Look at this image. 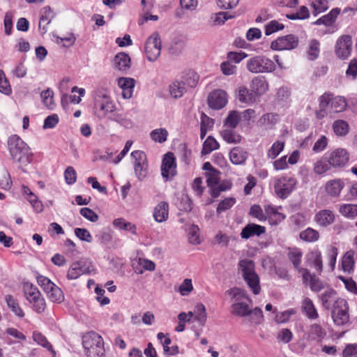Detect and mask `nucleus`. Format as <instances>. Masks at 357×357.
Returning a JSON list of instances; mask_svg holds the SVG:
<instances>
[{
	"instance_id": "9",
	"label": "nucleus",
	"mask_w": 357,
	"mask_h": 357,
	"mask_svg": "<svg viewBox=\"0 0 357 357\" xmlns=\"http://www.w3.org/2000/svg\"><path fill=\"white\" fill-rule=\"evenodd\" d=\"M298 45V38L293 34H289L278 37L271 43V48L273 50H291Z\"/></svg>"
},
{
	"instance_id": "49",
	"label": "nucleus",
	"mask_w": 357,
	"mask_h": 357,
	"mask_svg": "<svg viewBox=\"0 0 357 357\" xmlns=\"http://www.w3.org/2000/svg\"><path fill=\"white\" fill-rule=\"evenodd\" d=\"M24 294L28 301L33 300V298L40 296L38 289L31 283L26 282L23 286Z\"/></svg>"
},
{
	"instance_id": "64",
	"label": "nucleus",
	"mask_w": 357,
	"mask_h": 357,
	"mask_svg": "<svg viewBox=\"0 0 357 357\" xmlns=\"http://www.w3.org/2000/svg\"><path fill=\"white\" fill-rule=\"evenodd\" d=\"M343 357H357V344H348L342 351Z\"/></svg>"
},
{
	"instance_id": "44",
	"label": "nucleus",
	"mask_w": 357,
	"mask_h": 357,
	"mask_svg": "<svg viewBox=\"0 0 357 357\" xmlns=\"http://www.w3.org/2000/svg\"><path fill=\"white\" fill-rule=\"evenodd\" d=\"M220 135L223 139L229 144H237L241 141V136L229 128L221 131Z\"/></svg>"
},
{
	"instance_id": "18",
	"label": "nucleus",
	"mask_w": 357,
	"mask_h": 357,
	"mask_svg": "<svg viewBox=\"0 0 357 357\" xmlns=\"http://www.w3.org/2000/svg\"><path fill=\"white\" fill-rule=\"evenodd\" d=\"M265 233V227L255 223H249L242 229L241 237L243 239H248L253 236H260Z\"/></svg>"
},
{
	"instance_id": "24",
	"label": "nucleus",
	"mask_w": 357,
	"mask_h": 357,
	"mask_svg": "<svg viewBox=\"0 0 357 357\" xmlns=\"http://www.w3.org/2000/svg\"><path fill=\"white\" fill-rule=\"evenodd\" d=\"M229 160L234 165H243L245 162L248 154L243 148L234 147L229 152Z\"/></svg>"
},
{
	"instance_id": "48",
	"label": "nucleus",
	"mask_w": 357,
	"mask_h": 357,
	"mask_svg": "<svg viewBox=\"0 0 357 357\" xmlns=\"http://www.w3.org/2000/svg\"><path fill=\"white\" fill-rule=\"evenodd\" d=\"M238 100L241 102L252 103L255 101V95L250 92L246 87L241 86L238 89Z\"/></svg>"
},
{
	"instance_id": "30",
	"label": "nucleus",
	"mask_w": 357,
	"mask_h": 357,
	"mask_svg": "<svg viewBox=\"0 0 357 357\" xmlns=\"http://www.w3.org/2000/svg\"><path fill=\"white\" fill-rule=\"evenodd\" d=\"M340 13V8H333L328 14L324 15L318 20H317V21L314 22V24L317 25L324 24L327 26H330L333 25V23L335 22Z\"/></svg>"
},
{
	"instance_id": "43",
	"label": "nucleus",
	"mask_w": 357,
	"mask_h": 357,
	"mask_svg": "<svg viewBox=\"0 0 357 357\" xmlns=\"http://www.w3.org/2000/svg\"><path fill=\"white\" fill-rule=\"evenodd\" d=\"M78 91L79 96H77L76 95H63L61 98L62 104L68 103V102L73 104H78L81 101V96H83L85 93V90L84 89H79L77 86H74L72 89V93Z\"/></svg>"
},
{
	"instance_id": "62",
	"label": "nucleus",
	"mask_w": 357,
	"mask_h": 357,
	"mask_svg": "<svg viewBox=\"0 0 357 357\" xmlns=\"http://www.w3.org/2000/svg\"><path fill=\"white\" fill-rule=\"evenodd\" d=\"M338 249L335 246H330L327 250V257L328 258V265L332 270H334L336 264Z\"/></svg>"
},
{
	"instance_id": "1",
	"label": "nucleus",
	"mask_w": 357,
	"mask_h": 357,
	"mask_svg": "<svg viewBox=\"0 0 357 357\" xmlns=\"http://www.w3.org/2000/svg\"><path fill=\"white\" fill-rule=\"evenodd\" d=\"M8 149L12 158L21 165L26 166L32 160L31 149L17 135L9 137Z\"/></svg>"
},
{
	"instance_id": "7",
	"label": "nucleus",
	"mask_w": 357,
	"mask_h": 357,
	"mask_svg": "<svg viewBox=\"0 0 357 357\" xmlns=\"http://www.w3.org/2000/svg\"><path fill=\"white\" fill-rule=\"evenodd\" d=\"M144 52L149 61H155L158 59L161 52V40L158 33H153L148 38Z\"/></svg>"
},
{
	"instance_id": "4",
	"label": "nucleus",
	"mask_w": 357,
	"mask_h": 357,
	"mask_svg": "<svg viewBox=\"0 0 357 357\" xmlns=\"http://www.w3.org/2000/svg\"><path fill=\"white\" fill-rule=\"evenodd\" d=\"M247 68L252 73H271L275 70V64L268 57L259 55L248 61Z\"/></svg>"
},
{
	"instance_id": "60",
	"label": "nucleus",
	"mask_w": 357,
	"mask_h": 357,
	"mask_svg": "<svg viewBox=\"0 0 357 357\" xmlns=\"http://www.w3.org/2000/svg\"><path fill=\"white\" fill-rule=\"evenodd\" d=\"M36 280L38 285L47 293V291L50 290L55 284L52 282L48 278L39 275L36 277Z\"/></svg>"
},
{
	"instance_id": "41",
	"label": "nucleus",
	"mask_w": 357,
	"mask_h": 357,
	"mask_svg": "<svg viewBox=\"0 0 357 357\" xmlns=\"http://www.w3.org/2000/svg\"><path fill=\"white\" fill-rule=\"evenodd\" d=\"M333 130L336 135L343 137L348 134L349 126L347 121L339 119L333 122Z\"/></svg>"
},
{
	"instance_id": "54",
	"label": "nucleus",
	"mask_w": 357,
	"mask_h": 357,
	"mask_svg": "<svg viewBox=\"0 0 357 357\" xmlns=\"http://www.w3.org/2000/svg\"><path fill=\"white\" fill-rule=\"evenodd\" d=\"M150 135L153 141L159 143H163L167 140L168 132L165 128L155 129L151 131Z\"/></svg>"
},
{
	"instance_id": "26",
	"label": "nucleus",
	"mask_w": 357,
	"mask_h": 357,
	"mask_svg": "<svg viewBox=\"0 0 357 357\" xmlns=\"http://www.w3.org/2000/svg\"><path fill=\"white\" fill-rule=\"evenodd\" d=\"M135 79L128 77H120L118 84L122 89V96L124 98H130L135 87Z\"/></svg>"
},
{
	"instance_id": "12",
	"label": "nucleus",
	"mask_w": 357,
	"mask_h": 357,
	"mask_svg": "<svg viewBox=\"0 0 357 357\" xmlns=\"http://www.w3.org/2000/svg\"><path fill=\"white\" fill-rule=\"evenodd\" d=\"M227 103V94L222 89H215L208 96V106L214 109H220Z\"/></svg>"
},
{
	"instance_id": "3",
	"label": "nucleus",
	"mask_w": 357,
	"mask_h": 357,
	"mask_svg": "<svg viewBox=\"0 0 357 357\" xmlns=\"http://www.w3.org/2000/svg\"><path fill=\"white\" fill-rule=\"evenodd\" d=\"M82 345L87 357H103L105 356L103 339L94 331L89 332L83 335Z\"/></svg>"
},
{
	"instance_id": "52",
	"label": "nucleus",
	"mask_w": 357,
	"mask_h": 357,
	"mask_svg": "<svg viewBox=\"0 0 357 357\" xmlns=\"http://www.w3.org/2000/svg\"><path fill=\"white\" fill-rule=\"evenodd\" d=\"M185 91L184 84L178 81L174 82L169 86V92L174 98H181Z\"/></svg>"
},
{
	"instance_id": "11",
	"label": "nucleus",
	"mask_w": 357,
	"mask_h": 357,
	"mask_svg": "<svg viewBox=\"0 0 357 357\" xmlns=\"http://www.w3.org/2000/svg\"><path fill=\"white\" fill-rule=\"evenodd\" d=\"M303 252L298 248L294 247L288 249L287 257L289 261L292 264L293 267L302 275V278L306 279L309 276V270L301 267L303 258Z\"/></svg>"
},
{
	"instance_id": "28",
	"label": "nucleus",
	"mask_w": 357,
	"mask_h": 357,
	"mask_svg": "<svg viewBox=\"0 0 357 357\" xmlns=\"http://www.w3.org/2000/svg\"><path fill=\"white\" fill-rule=\"evenodd\" d=\"M251 89L255 95H262L268 91V84L264 77L258 76L252 79Z\"/></svg>"
},
{
	"instance_id": "51",
	"label": "nucleus",
	"mask_w": 357,
	"mask_h": 357,
	"mask_svg": "<svg viewBox=\"0 0 357 357\" xmlns=\"http://www.w3.org/2000/svg\"><path fill=\"white\" fill-rule=\"evenodd\" d=\"M320 52V43L316 40L313 39L310 41L309 49L307 51V56L310 60H314L316 59Z\"/></svg>"
},
{
	"instance_id": "46",
	"label": "nucleus",
	"mask_w": 357,
	"mask_h": 357,
	"mask_svg": "<svg viewBox=\"0 0 357 357\" xmlns=\"http://www.w3.org/2000/svg\"><path fill=\"white\" fill-rule=\"evenodd\" d=\"M31 305L32 309L38 314H42L45 312L47 305L45 298L41 293L39 296L33 298V300L29 301Z\"/></svg>"
},
{
	"instance_id": "21",
	"label": "nucleus",
	"mask_w": 357,
	"mask_h": 357,
	"mask_svg": "<svg viewBox=\"0 0 357 357\" xmlns=\"http://www.w3.org/2000/svg\"><path fill=\"white\" fill-rule=\"evenodd\" d=\"M307 339L312 341L321 342L326 336V331L319 324H312L307 331Z\"/></svg>"
},
{
	"instance_id": "13",
	"label": "nucleus",
	"mask_w": 357,
	"mask_h": 357,
	"mask_svg": "<svg viewBox=\"0 0 357 357\" xmlns=\"http://www.w3.org/2000/svg\"><path fill=\"white\" fill-rule=\"evenodd\" d=\"M176 164L174 154L171 152L166 153L162 162L161 174L163 178L168 180L175 176Z\"/></svg>"
},
{
	"instance_id": "42",
	"label": "nucleus",
	"mask_w": 357,
	"mask_h": 357,
	"mask_svg": "<svg viewBox=\"0 0 357 357\" xmlns=\"http://www.w3.org/2000/svg\"><path fill=\"white\" fill-rule=\"evenodd\" d=\"M309 275L305 280L303 278V283L306 284L309 282L310 288L312 291H320L324 288L322 282L314 274H311L310 271Z\"/></svg>"
},
{
	"instance_id": "36",
	"label": "nucleus",
	"mask_w": 357,
	"mask_h": 357,
	"mask_svg": "<svg viewBox=\"0 0 357 357\" xmlns=\"http://www.w3.org/2000/svg\"><path fill=\"white\" fill-rule=\"evenodd\" d=\"M238 270L241 272L243 278H244L251 273H256L255 264L251 259H241L238 262Z\"/></svg>"
},
{
	"instance_id": "27",
	"label": "nucleus",
	"mask_w": 357,
	"mask_h": 357,
	"mask_svg": "<svg viewBox=\"0 0 357 357\" xmlns=\"http://www.w3.org/2000/svg\"><path fill=\"white\" fill-rule=\"evenodd\" d=\"M355 252L354 250H350L344 253L341 259V269L349 274L354 271L355 260Z\"/></svg>"
},
{
	"instance_id": "53",
	"label": "nucleus",
	"mask_w": 357,
	"mask_h": 357,
	"mask_svg": "<svg viewBox=\"0 0 357 357\" xmlns=\"http://www.w3.org/2000/svg\"><path fill=\"white\" fill-rule=\"evenodd\" d=\"M40 96L43 100V104L49 109H53L55 106L54 102V92L53 91L47 89L42 91Z\"/></svg>"
},
{
	"instance_id": "23",
	"label": "nucleus",
	"mask_w": 357,
	"mask_h": 357,
	"mask_svg": "<svg viewBox=\"0 0 357 357\" xmlns=\"http://www.w3.org/2000/svg\"><path fill=\"white\" fill-rule=\"evenodd\" d=\"M54 17V14L50 6H47L42 8L39 21V29L42 30V34L47 31V26L50 24Z\"/></svg>"
},
{
	"instance_id": "45",
	"label": "nucleus",
	"mask_w": 357,
	"mask_h": 357,
	"mask_svg": "<svg viewBox=\"0 0 357 357\" xmlns=\"http://www.w3.org/2000/svg\"><path fill=\"white\" fill-rule=\"evenodd\" d=\"M48 298L53 303H61L64 301L63 291L57 285H54L50 290L47 291Z\"/></svg>"
},
{
	"instance_id": "2",
	"label": "nucleus",
	"mask_w": 357,
	"mask_h": 357,
	"mask_svg": "<svg viewBox=\"0 0 357 357\" xmlns=\"http://www.w3.org/2000/svg\"><path fill=\"white\" fill-rule=\"evenodd\" d=\"M227 293L234 300L231 306V313L233 315L244 317L251 314L250 305L252 301L245 290L240 288H232L228 290Z\"/></svg>"
},
{
	"instance_id": "39",
	"label": "nucleus",
	"mask_w": 357,
	"mask_h": 357,
	"mask_svg": "<svg viewBox=\"0 0 357 357\" xmlns=\"http://www.w3.org/2000/svg\"><path fill=\"white\" fill-rule=\"evenodd\" d=\"M5 301L8 307L12 310L15 314L20 318L24 317V312L20 306L17 301L11 295H6L5 296Z\"/></svg>"
},
{
	"instance_id": "15",
	"label": "nucleus",
	"mask_w": 357,
	"mask_h": 357,
	"mask_svg": "<svg viewBox=\"0 0 357 357\" xmlns=\"http://www.w3.org/2000/svg\"><path fill=\"white\" fill-rule=\"evenodd\" d=\"M349 153L345 149H337L331 153L328 162L331 166L341 167L349 162Z\"/></svg>"
},
{
	"instance_id": "34",
	"label": "nucleus",
	"mask_w": 357,
	"mask_h": 357,
	"mask_svg": "<svg viewBox=\"0 0 357 357\" xmlns=\"http://www.w3.org/2000/svg\"><path fill=\"white\" fill-rule=\"evenodd\" d=\"M243 278L254 294L257 295L260 293V279L257 272L245 276Z\"/></svg>"
},
{
	"instance_id": "29",
	"label": "nucleus",
	"mask_w": 357,
	"mask_h": 357,
	"mask_svg": "<svg viewBox=\"0 0 357 357\" xmlns=\"http://www.w3.org/2000/svg\"><path fill=\"white\" fill-rule=\"evenodd\" d=\"M301 308L308 319H317L319 317L317 310L310 298L307 297L303 300Z\"/></svg>"
},
{
	"instance_id": "16",
	"label": "nucleus",
	"mask_w": 357,
	"mask_h": 357,
	"mask_svg": "<svg viewBox=\"0 0 357 357\" xmlns=\"http://www.w3.org/2000/svg\"><path fill=\"white\" fill-rule=\"evenodd\" d=\"M314 220L319 227H327L335 222V215L329 209L320 210L314 215Z\"/></svg>"
},
{
	"instance_id": "14",
	"label": "nucleus",
	"mask_w": 357,
	"mask_h": 357,
	"mask_svg": "<svg viewBox=\"0 0 357 357\" xmlns=\"http://www.w3.org/2000/svg\"><path fill=\"white\" fill-rule=\"evenodd\" d=\"M91 273L90 267L86 266V263L82 260L76 261L71 264L68 270L66 277L68 280H73L77 279L84 274Z\"/></svg>"
},
{
	"instance_id": "8",
	"label": "nucleus",
	"mask_w": 357,
	"mask_h": 357,
	"mask_svg": "<svg viewBox=\"0 0 357 357\" xmlns=\"http://www.w3.org/2000/svg\"><path fill=\"white\" fill-rule=\"evenodd\" d=\"M131 157L134 160L136 176L139 180L144 179L148 172V162L145 153L140 150H136L131 153Z\"/></svg>"
},
{
	"instance_id": "10",
	"label": "nucleus",
	"mask_w": 357,
	"mask_h": 357,
	"mask_svg": "<svg viewBox=\"0 0 357 357\" xmlns=\"http://www.w3.org/2000/svg\"><path fill=\"white\" fill-rule=\"evenodd\" d=\"M352 50V38L349 35L340 36L335 45V54L340 59H347Z\"/></svg>"
},
{
	"instance_id": "19",
	"label": "nucleus",
	"mask_w": 357,
	"mask_h": 357,
	"mask_svg": "<svg viewBox=\"0 0 357 357\" xmlns=\"http://www.w3.org/2000/svg\"><path fill=\"white\" fill-rule=\"evenodd\" d=\"M264 211L266 213V220H268L271 225H278L286 218V215L280 212L278 208L272 206H265Z\"/></svg>"
},
{
	"instance_id": "50",
	"label": "nucleus",
	"mask_w": 357,
	"mask_h": 357,
	"mask_svg": "<svg viewBox=\"0 0 357 357\" xmlns=\"http://www.w3.org/2000/svg\"><path fill=\"white\" fill-rule=\"evenodd\" d=\"M241 120V115L237 111H231L224 121V125L229 128H235Z\"/></svg>"
},
{
	"instance_id": "63",
	"label": "nucleus",
	"mask_w": 357,
	"mask_h": 357,
	"mask_svg": "<svg viewBox=\"0 0 357 357\" xmlns=\"http://www.w3.org/2000/svg\"><path fill=\"white\" fill-rule=\"evenodd\" d=\"M193 290L191 279L185 278L179 286L178 291L182 296H188Z\"/></svg>"
},
{
	"instance_id": "57",
	"label": "nucleus",
	"mask_w": 357,
	"mask_h": 357,
	"mask_svg": "<svg viewBox=\"0 0 357 357\" xmlns=\"http://www.w3.org/2000/svg\"><path fill=\"white\" fill-rule=\"evenodd\" d=\"M284 25L277 20H271L265 26V34L269 36L278 31L282 30Z\"/></svg>"
},
{
	"instance_id": "17",
	"label": "nucleus",
	"mask_w": 357,
	"mask_h": 357,
	"mask_svg": "<svg viewBox=\"0 0 357 357\" xmlns=\"http://www.w3.org/2000/svg\"><path fill=\"white\" fill-rule=\"evenodd\" d=\"M345 184L342 179L335 178L328 181L324 186L326 194L331 197L336 198L340 195V193Z\"/></svg>"
},
{
	"instance_id": "58",
	"label": "nucleus",
	"mask_w": 357,
	"mask_h": 357,
	"mask_svg": "<svg viewBox=\"0 0 357 357\" xmlns=\"http://www.w3.org/2000/svg\"><path fill=\"white\" fill-rule=\"evenodd\" d=\"M236 203V199L234 197H227L221 201L218 205L216 212L220 214L223 211L231 208Z\"/></svg>"
},
{
	"instance_id": "25",
	"label": "nucleus",
	"mask_w": 357,
	"mask_h": 357,
	"mask_svg": "<svg viewBox=\"0 0 357 357\" xmlns=\"http://www.w3.org/2000/svg\"><path fill=\"white\" fill-rule=\"evenodd\" d=\"M169 217V204L166 202H160L153 211L154 220L158 222L166 221Z\"/></svg>"
},
{
	"instance_id": "40",
	"label": "nucleus",
	"mask_w": 357,
	"mask_h": 357,
	"mask_svg": "<svg viewBox=\"0 0 357 357\" xmlns=\"http://www.w3.org/2000/svg\"><path fill=\"white\" fill-rule=\"evenodd\" d=\"M33 340L39 345L47 349L54 355L56 354L55 351L52 345V344L47 340V337L43 335L41 333L38 331H34L33 333Z\"/></svg>"
},
{
	"instance_id": "56",
	"label": "nucleus",
	"mask_w": 357,
	"mask_h": 357,
	"mask_svg": "<svg viewBox=\"0 0 357 357\" xmlns=\"http://www.w3.org/2000/svg\"><path fill=\"white\" fill-rule=\"evenodd\" d=\"M0 92L9 95L12 92L11 86L3 70H0Z\"/></svg>"
},
{
	"instance_id": "61",
	"label": "nucleus",
	"mask_w": 357,
	"mask_h": 357,
	"mask_svg": "<svg viewBox=\"0 0 357 357\" xmlns=\"http://www.w3.org/2000/svg\"><path fill=\"white\" fill-rule=\"evenodd\" d=\"M220 172L218 170L206 172V183L208 187L215 186L219 183Z\"/></svg>"
},
{
	"instance_id": "32",
	"label": "nucleus",
	"mask_w": 357,
	"mask_h": 357,
	"mask_svg": "<svg viewBox=\"0 0 357 357\" xmlns=\"http://www.w3.org/2000/svg\"><path fill=\"white\" fill-rule=\"evenodd\" d=\"M114 68L119 70H126L130 67V58L124 52L117 54L114 61Z\"/></svg>"
},
{
	"instance_id": "35",
	"label": "nucleus",
	"mask_w": 357,
	"mask_h": 357,
	"mask_svg": "<svg viewBox=\"0 0 357 357\" xmlns=\"http://www.w3.org/2000/svg\"><path fill=\"white\" fill-rule=\"evenodd\" d=\"M338 212L347 218L354 219L357 217V204H342L339 205Z\"/></svg>"
},
{
	"instance_id": "38",
	"label": "nucleus",
	"mask_w": 357,
	"mask_h": 357,
	"mask_svg": "<svg viewBox=\"0 0 357 357\" xmlns=\"http://www.w3.org/2000/svg\"><path fill=\"white\" fill-rule=\"evenodd\" d=\"M299 236L301 239L307 243L316 242L320 238L319 231L312 227H307L305 230L302 231L300 233Z\"/></svg>"
},
{
	"instance_id": "33",
	"label": "nucleus",
	"mask_w": 357,
	"mask_h": 357,
	"mask_svg": "<svg viewBox=\"0 0 357 357\" xmlns=\"http://www.w3.org/2000/svg\"><path fill=\"white\" fill-rule=\"evenodd\" d=\"M330 94L324 93L319 98V109L315 112L317 119H322L327 115L326 108L330 103Z\"/></svg>"
},
{
	"instance_id": "6",
	"label": "nucleus",
	"mask_w": 357,
	"mask_h": 357,
	"mask_svg": "<svg viewBox=\"0 0 357 357\" xmlns=\"http://www.w3.org/2000/svg\"><path fill=\"white\" fill-rule=\"evenodd\" d=\"M349 306L344 298H338L335 301L332 310V318L335 324L342 326L349 321Z\"/></svg>"
},
{
	"instance_id": "59",
	"label": "nucleus",
	"mask_w": 357,
	"mask_h": 357,
	"mask_svg": "<svg viewBox=\"0 0 357 357\" xmlns=\"http://www.w3.org/2000/svg\"><path fill=\"white\" fill-rule=\"evenodd\" d=\"M284 146V143L282 142L277 141L274 142L268 151V158H275L282 151Z\"/></svg>"
},
{
	"instance_id": "22",
	"label": "nucleus",
	"mask_w": 357,
	"mask_h": 357,
	"mask_svg": "<svg viewBox=\"0 0 357 357\" xmlns=\"http://www.w3.org/2000/svg\"><path fill=\"white\" fill-rule=\"evenodd\" d=\"M324 93L330 94V103L331 109L333 112L337 113L344 111L347 107V101L344 96H337L331 92H325Z\"/></svg>"
},
{
	"instance_id": "31",
	"label": "nucleus",
	"mask_w": 357,
	"mask_h": 357,
	"mask_svg": "<svg viewBox=\"0 0 357 357\" xmlns=\"http://www.w3.org/2000/svg\"><path fill=\"white\" fill-rule=\"evenodd\" d=\"M322 306L326 309L329 310L332 305L335 304V301L339 298H337V293L333 289H326L323 294L320 296Z\"/></svg>"
},
{
	"instance_id": "55",
	"label": "nucleus",
	"mask_w": 357,
	"mask_h": 357,
	"mask_svg": "<svg viewBox=\"0 0 357 357\" xmlns=\"http://www.w3.org/2000/svg\"><path fill=\"white\" fill-rule=\"evenodd\" d=\"M310 6L313 9L312 14L314 16L328 9V2L326 0H314L311 3Z\"/></svg>"
},
{
	"instance_id": "5",
	"label": "nucleus",
	"mask_w": 357,
	"mask_h": 357,
	"mask_svg": "<svg viewBox=\"0 0 357 357\" xmlns=\"http://www.w3.org/2000/svg\"><path fill=\"white\" fill-rule=\"evenodd\" d=\"M296 183V180L291 177L275 178L274 180L275 192L278 197L285 199L292 192Z\"/></svg>"
},
{
	"instance_id": "20",
	"label": "nucleus",
	"mask_w": 357,
	"mask_h": 357,
	"mask_svg": "<svg viewBox=\"0 0 357 357\" xmlns=\"http://www.w3.org/2000/svg\"><path fill=\"white\" fill-rule=\"evenodd\" d=\"M307 261L314 266L317 273H321L323 270L321 252L318 248L310 250L306 255Z\"/></svg>"
},
{
	"instance_id": "47",
	"label": "nucleus",
	"mask_w": 357,
	"mask_h": 357,
	"mask_svg": "<svg viewBox=\"0 0 357 357\" xmlns=\"http://www.w3.org/2000/svg\"><path fill=\"white\" fill-rule=\"evenodd\" d=\"M220 145L216 139L212 136H208L204 141L202 149V155H208L213 151L218 149Z\"/></svg>"
},
{
	"instance_id": "37",
	"label": "nucleus",
	"mask_w": 357,
	"mask_h": 357,
	"mask_svg": "<svg viewBox=\"0 0 357 357\" xmlns=\"http://www.w3.org/2000/svg\"><path fill=\"white\" fill-rule=\"evenodd\" d=\"M113 225L116 228L125 231H128L135 236L137 235L136 225L132 224L130 222L126 221L125 219L122 218L114 219L113 221Z\"/></svg>"
}]
</instances>
